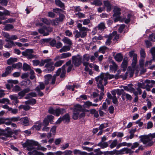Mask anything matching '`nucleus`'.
Returning <instances> with one entry per match:
<instances>
[{"mask_svg":"<svg viewBox=\"0 0 155 155\" xmlns=\"http://www.w3.org/2000/svg\"><path fill=\"white\" fill-rule=\"evenodd\" d=\"M114 78V75H110L108 72L102 73L99 76L96 78L95 79L97 82V84L105 86L107 83L108 78L111 79Z\"/></svg>","mask_w":155,"mask_h":155,"instance_id":"nucleus-1","label":"nucleus"},{"mask_svg":"<svg viewBox=\"0 0 155 155\" xmlns=\"http://www.w3.org/2000/svg\"><path fill=\"white\" fill-rule=\"evenodd\" d=\"M140 141L142 142L144 144H147V146H152L154 143L153 139L155 138V133L150 134L148 135H141L139 137Z\"/></svg>","mask_w":155,"mask_h":155,"instance_id":"nucleus-2","label":"nucleus"},{"mask_svg":"<svg viewBox=\"0 0 155 155\" xmlns=\"http://www.w3.org/2000/svg\"><path fill=\"white\" fill-rule=\"evenodd\" d=\"M84 110V109L80 105L77 104L75 105L72 115L73 119L75 120H77L79 117V112Z\"/></svg>","mask_w":155,"mask_h":155,"instance_id":"nucleus-3","label":"nucleus"},{"mask_svg":"<svg viewBox=\"0 0 155 155\" xmlns=\"http://www.w3.org/2000/svg\"><path fill=\"white\" fill-rule=\"evenodd\" d=\"M121 9L117 7H115L114 8L113 10L114 14L113 15V17L115 18L114 19V22H116L119 21H122V20H121Z\"/></svg>","mask_w":155,"mask_h":155,"instance_id":"nucleus-4","label":"nucleus"},{"mask_svg":"<svg viewBox=\"0 0 155 155\" xmlns=\"http://www.w3.org/2000/svg\"><path fill=\"white\" fill-rule=\"evenodd\" d=\"M71 59L72 64L75 67H79L82 62V57L79 54L72 56Z\"/></svg>","mask_w":155,"mask_h":155,"instance_id":"nucleus-5","label":"nucleus"},{"mask_svg":"<svg viewBox=\"0 0 155 155\" xmlns=\"http://www.w3.org/2000/svg\"><path fill=\"white\" fill-rule=\"evenodd\" d=\"M52 31V28L50 26L46 27L45 26H44L38 29V32L41 34H43L44 36L48 35L49 33L51 32Z\"/></svg>","mask_w":155,"mask_h":155,"instance_id":"nucleus-6","label":"nucleus"},{"mask_svg":"<svg viewBox=\"0 0 155 155\" xmlns=\"http://www.w3.org/2000/svg\"><path fill=\"white\" fill-rule=\"evenodd\" d=\"M38 144V142L33 140H30L27 143H23V146L24 147H26L27 150L29 151L35 149V146L37 145Z\"/></svg>","mask_w":155,"mask_h":155,"instance_id":"nucleus-7","label":"nucleus"},{"mask_svg":"<svg viewBox=\"0 0 155 155\" xmlns=\"http://www.w3.org/2000/svg\"><path fill=\"white\" fill-rule=\"evenodd\" d=\"M57 75V74H54L53 77L50 74H48L44 76L45 78V84H48L49 83V81H51V84H55L56 78Z\"/></svg>","mask_w":155,"mask_h":155,"instance_id":"nucleus-8","label":"nucleus"},{"mask_svg":"<svg viewBox=\"0 0 155 155\" xmlns=\"http://www.w3.org/2000/svg\"><path fill=\"white\" fill-rule=\"evenodd\" d=\"M5 130H7V132L4 133V135L6 137H10V138L12 137V135L15 134V135H17L20 132V129L12 130L9 127H7L5 128Z\"/></svg>","mask_w":155,"mask_h":155,"instance_id":"nucleus-9","label":"nucleus"},{"mask_svg":"<svg viewBox=\"0 0 155 155\" xmlns=\"http://www.w3.org/2000/svg\"><path fill=\"white\" fill-rule=\"evenodd\" d=\"M34 52V51L32 49H27L25 51L22 52V55L26 57L28 59H31L34 58H37L38 57L36 55H34L32 54Z\"/></svg>","mask_w":155,"mask_h":155,"instance_id":"nucleus-10","label":"nucleus"},{"mask_svg":"<svg viewBox=\"0 0 155 155\" xmlns=\"http://www.w3.org/2000/svg\"><path fill=\"white\" fill-rule=\"evenodd\" d=\"M70 116L68 114H67L63 116L62 117L59 118L56 123L57 124H59L61 122L63 121L65 123L69 122L70 121Z\"/></svg>","mask_w":155,"mask_h":155,"instance_id":"nucleus-11","label":"nucleus"},{"mask_svg":"<svg viewBox=\"0 0 155 155\" xmlns=\"http://www.w3.org/2000/svg\"><path fill=\"white\" fill-rule=\"evenodd\" d=\"M57 127L56 126H54L51 128L49 133L47 134V137L48 139L52 137H54L55 135Z\"/></svg>","mask_w":155,"mask_h":155,"instance_id":"nucleus-12","label":"nucleus"},{"mask_svg":"<svg viewBox=\"0 0 155 155\" xmlns=\"http://www.w3.org/2000/svg\"><path fill=\"white\" fill-rule=\"evenodd\" d=\"M30 91V88L27 87L24 89L23 90L21 91L18 93V97H19V99H21L23 97H24L25 94L28 93Z\"/></svg>","mask_w":155,"mask_h":155,"instance_id":"nucleus-13","label":"nucleus"},{"mask_svg":"<svg viewBox=\"0 0 155 155\" xmlns=\"http://www.w3.org/2000/svg\"><path fill=\"white\" fill-rule=\"evenodd\" d=\"M45 67L47 69L48 73H50L53 71L54 69V66L53 65V62H48L46 64Z\"/></svg>","mask_w":155,"mask_h":155,"instance_id":"nucleus-14","label":"nucleus"},{"mask_svg":"<svg viewBox=\"0 0 155 155\" xmlns=\"http://www.w3.org/2000/svg\"><path fill=\"white\" fill-rule=\"evenodd\" d=\"M133 152L130 149L127 147H125L119 150V155L123 154L124 153L132 154Z\"/></svg>","mask_w":155,"mask_h":155,"instance_id":"nucleus-15","label":"nucleus"},{"mask_svg":"<svg viewBox=\"0 0 155 155\" xmlns=\"http://www.w3.org/2000/svg\"><path fill=\"white\" fill-rule=\"evenodd\" d=\"M13 70V69L11 66H8L5 68V72L3 73L2 75V77H6L9 75Z\"/></svg>","mask_w":155,"mask_h":155,"instance_id":"nucleus-16","label":"nucleus"},{"mask_svg":"<svg viewBox=\"0 0 155 155\" xmlns=\"http://www.w3.org/2000/svg\"><path fill=\"white\" fill-rule=\"evenodd\" d=\"M5 41L8 42V43H6L4 46L5 48H10L12 47V46H15L14 41L12 40L5 39Z\"/></svg>","mask_w":155,"mask_h":155,"instance_id":"nucleus-17","label":"nucleus"},{"mask_svg":"<svg viewBox=\"0 0 155 155\" xmlns=\"http://www.w3.org/2000/svg\"><path fill=\"white\" fill-rule=\"evenodd\" d=\"M109 35L110 36H112V39L114 38L113 40L114 41H117L119 38V34H117V32L116 31H114Z\"/></svg>","mask_w":155,"mask_h":155,"instance_id":"nucleus-18","label":"nucleus"},{"mask_svg":"<svg viewBox=\"0 0 155 155\" xmlns=\"http://www.w3.org/2000/svg\"><path fill=\"white\" fill-rule=\"evenodd\" d=\"M10 15V12L7 10H5L3 12H0V20H3L5 19L4 15Z\"/></svg>","mask_w":155,"mask_h":155,"instance_id":"nucleus-19","label":"nucleus"},{"mask_svg":"<svg viewBox=\"0 0 155 155\" xmlns=\"http://www.w3.org/2000/svg\"><path fill=\"white\" fill-rule=\"evenodd\" d=\"M82 25L81 24L79 23L78 24L77 27L81 33L82 32H87L88 30V28H87L82 27Z\"/></svg>","mask_w":155,"mask_h":155,"instance_id":"nucleus-20","label":"nucleus"},{"mask_svg":"<svg viewBox=\"0 0 155 155\" xmlns=\"http://www.w3.org/2000/svg\"><path fill=\"white\" fill-rule=\"evenodd\" d=\"M127 58L125 57L124 58L123 61L121 64V67L123 69V70L124 71L127 67Z\"/></svg>","mask_w":155,"mask_h":155,"instance_id":"nucleus-21","label":"nucleus"},{"mask_svg":"<svg viewBox=\"0 0 155 155\" xmlns=\"http://www.w3.org/2000/svg\"><path fill=\"white\" fill-rule=\"evenodd\" d=\"M21 121L25 126H28L29 125V120L27 117H25L21 119Z\"/></svg>","mask_w":155,"mask_h":155,"instance_id":"nucleus-22","label":"nucleus"},{"mask_svg":"<svg viewBox=\"0 0 155 155\" xmlns=\"http://www.w3.org/2000/svg\"><path fill=\"white\" fill-rule=\"evenodd\" d=\"M104 6L107 7V12H110L111 8V5L110 2L108 1H106L104 2Z\"/></svg>","mask_w":155,"mask_h":155,"instance_id":"nucleus-23","label":"nucleus"},{"mask_svg":"<svg viewBox=\"0 0 155 155\" xmlns=\"http://www.w3.org/2000/svg\"><path fill=\"white\" fill-rule=\"evenodd\" d=\"M115 60L119 62H120L122 61L123 59V56L121 53L117 54L114 57Z\"/></svg>","mask_w":155,"mask_h":155,"instance_id":"nucleus-24","label":"nucleus"},{"mask_svg":"<svg viewBox=\"0 0 155 155\" xmlns=\"http://www.w3.org/2000/svg\"><path fill=\"white\" fill-rule=\"evenodd\" d=\"M65 109L64 108H58L55 110V115L57 116H58L60 114L64 113Z\"/></svg>","mask_w":155,"mask_h":155,"instance_id":"nucleus-25","label":"nucleus"},{"mask_svg":"<svg viewBox=\"0 0 155 155\" xmlns=\"http://www.w3.org/2000/svg\"><path fill=\"white\" fill-rule=\"evenodd\" d=\"M112 65L110 66V70L116 71L117 69V66L113 61H112Z\"/></svg>","mask_w":155,"mask_h":155,"instance_id":"nucleus-26","label":"nucleus"},{"mask_svg":"<svg viewBox=\"0 0 155 155\" xmlns=\"http://www.w3.org/2000/svg\"><path fill=\"white\" fill-rule=\"evenodd\" d=\"M97 146L100 147L101 148L104 149L107 147L108 144L107 142H100L97 144Z\"/></svg>","mask_w":155,"mask_h":155,"instance_id":"nucleus-27","label":"nucleus"},{"mask_svg":"<svg viewBox=\"0 0 155 155\" xmlns=\"http://www.w3.org/2000/svg\"><path fill=\"white\" fill-rule=\"evenodd\" d=\"M17 59L16 58H10L7 61V63L8 65H10L14 62H16Z\"/></svg>","mask_w":155,"mask_h":155,"instance_id":"nucleus-28","label":"nucleus"},{"mask_svg":"<svg viewBox=\"0 0 155 155\" xmlns=\"http://www.w3.org/2000/svg\"><path fill=\"white\" fill-rule=\"evenodd\" d=\"M62 40L64 43L68 45L69 46L71 45L72 44L71 41L67 37H64Z\"/></svg>","mask_w":155,"mask_h":155,"instance_id":"nucleus-29","label":"nucleus"},{"mask_svg":"<svg viewBox=\"0 0 155 155\" xmlns=\"http://www.w3.org/2000/svg\"><path fill=\"white\" fill-rule=\"evenodd\" d=\"M14 28V26L11 24H6L4 27L5 30L6 31H10Z\"/></svg>","mask_w":155,"mask_h":155,"instance_id":"nucleus-30","label":"nucleus"},{"mask_svg":"<svg viewBox=\"0 0 155 155\" xmlns=\"http://www.w3.org/2000/svg\"><path fill=\"white\" fill-rule=\"evenodd\" d=\"M97 87L99 89H101V91L100 94V96H103L104 95V88L103 85H100L99 84H97Z\"/></svg>","mask_w":155,"mask_h":155,"instance_id":"nucleus-31","label":"nucleus"},{"mask_svg":"<svg viewBox=\"0 0 155 155\" xmlns=\"http://www.w3.org/2000/svg\"><path fill=\"white\" fill-rule=\"evenodd\" d=\"M70 49V46H64L59 51L61 53H62L68 51Z\"/></svg>","mask_w":155,"mask_h":155,"instance_id":"nucleus-32","label":"nucleus"},{"mask_svg":"<svg viewBox=\"0 0 155 155\" xmlns=\"http://www.w3.org/2000/svg\"><path fill=\"white\" fill-rule=\"evenodd\" d=\"M91 114H94V116L96 118L99 117L98 112L95 109H92L90 110Z\"/></svg>","mask_w":155,"mask_h":155,"instance_id":"nucleus-33","label":"nucleus"},{"mask_svg":"<svg viewBox=\"0 0 155 155\" xmlns=\"http://www.w3.org/2000/svg\"><path fill=\"white\" fill-rule=\"evenodd\" d=\"M22 66V64L20 62L18 63L13 64L11 66L12 68L19 69L21 68Z\"/></svg>","mask_w":155,"mask_h":155,"instance_id":"nucleus-34","label":"nucleus"},{"mask_svg":"<svg viewBox=\"0 0 155 155\" xmlns=\"http://www.w3.org/2000/svg\"><path fill=\"white\" fill-rule=\"evenodd\" d=\"M71 55V54L69 52L63 53L61 54V59L65 58Z\"/></svg>","mask_w":155,"mask_h":155,"instance_id":"nucleus-35","label":"nucleus"},{"mask_svg":"<svg viewBox=\"0 0 155 155\" xmlns=\"http://www.w3.org/2000/svg\"><path fill=\"white\" fill-rule=\"evenodd\" d=\"M51 59H48L45 60H41V62H40L39 64V66H43L45 63L47 64L48 62L51 61Z\"/></svg>","mask_w":155,"mask_h":155,"instance_id":"nucleus-36","label":"nucleus"},{"mask_svg":"<svg viewBox=\"0 0 155 155\" xmlns=\"http://www.w3.org/2000/svg\"><path fill=\"white\" fill-rule=\"evenodd\" d=\"M65 16L64 15L61 14H59V17L58 18H55L56 21H58L59 22H62L64 20Z\"/></svg>","mask_w":155,"mask_h":155,"instance_id":"nucleus-37","label":"nucleus"},{"mask_svg":"<svg viewBox=\"0 0 155 155\" xmlns=\"http://www.w3.org/2000/svg\"><path fill=\"white\" fill-rule=\"evenodd\" d=\"M18 108L19 109H23L24 110L27 111L29 110L30 107L28 105H21L19 106Z\"/></svg>","mask_w":155,"mask_h":155,"instance_id":"nucleus-38","label":"nucleus"},{"mask_svg":"<svg viewBox=\"0 0 155 155\" xmlns=\"http://www.w3.org/2000/svg\"><path fill=\"white\" fill-rule=\"evenodd\" d=\"M137 62V54H135L134 57L133 59L132 62V65L133 67H134L136 63Z\"/></svg>","mask_w":155,"mask_h":155,"instance_id":"nucleus-39","label":"nucleus"},{"mask_svg":"<svg viewBox=\"0 0 155 155\" xmlns=\"http://www.w3.org/2000/svg\"><path fill=\"white\" fill-rule=\"evenodd\" d=\"M97 28L99 30L102 31L104 30L106 28L105 26V24L103 22L99 24L97 26Z\"/></svg>","mask_w":155,"mask_h":155,"instance_id":"nucleus-40","label":"nucleus"},{"mask_svg":"<svg viewBox=\"0 0 155 155\" xmlns=\"http://www.w3.org/2000/svg\"><path fill=\"white\" fill-rule=\"evenodd\" d=\"M6 103L7 104H10L9 100L8 98H4L2 99H0V103Z\"/></svg>","mask_w":155,"mask_h":155,"instance_id":"nucleus-41","label":"nucleus"},{"mask_svg":"<svg viewBox=\"0 0 155 155\" xmlns=\"http://www.w3.org/2000/svg\"><path fill=\"white\" fill-rule=\"evenodd\" d=\"M30 69V67L29 65L26 63L23 64V70L25 71H26Z\"/></svg>","mask_w":155,"mask_h":155,"instance_id":"nucleus-42","label":"nucleus"},{"mask_svg":"<svg viewBox=\"0 0 155 155\" xmlns=\"http://www.w3.org/2000/svg\"><path fill=\"white\" fill-rule=\"evenodd\" d=\"M42 126V124H36L33 126L31 128V129H35L36 130H39L41 128Z\"/></svg>","mask_w":155,"mask_h":155,"instance_id":"nucleus-43","label":"nucleus"},{"mask_svg":"<svg viewBox=\"0 0 155 155\" xmlns=\"http://www.w3.org/2000/svg\"><path fill=\"white\" fill-rule=\"evenodd\" d=\"M56 4L58 6L61 8H62L64 7V5L60 0H55V1Z\"/></svg>","mask_w":155,"mask_h":155,"instance_id":"nucleus-44","label":"nucleus"},{"mask_svg":"<svg viewBox=\"0 0 155 155\" xmlns=\"http://www.w3.org/2000/svg\"><path fill=\"white\" fill-rule=\"evenodd\" d=\"M117 140H114L113 141L110 146V147L112 149L116 147L117 144Z\"/></svg>","mask_w":155,"mask_h":155,"instance_id":"nucleus-45","label":"nucleus"},{"mask_svg":"<svg viewBox=\"0 0 155 155\" xmlns=\"http://www.w3.org/2000/svg\"><path fill=\"white\" fill-rule=\"evenodd\" d=\"M112 36H110L109 35L108 36V38L106 41L105 44L106 45L108 46L110 45L112 41L111 40L112 39Z\"/></svg>","mask_w":155,"mask_h":155,"instance_id":"nucleus-46","label":"nucleus"},{"mask_svg":"<svg viewBox=\"0 0 155 155\" xmlns=\"http://www.w3.org/2000/svg\"><path fill=\"white\" fill-rule=\"evenodd\" d=\"M21 120L19 117H12L11 118H9L8 120H11V122H16L19 121Z\"/></svg>","mask_w":155,"mask_h":155,"instance_id":"nucleus-47","label":"nucleus"},{"mask_svg":"<svg viewBox=\"0 0 155 155\" xmlns=\"http://www.w3.org/2000/svg\"><path fill=\"white\" fill-rule=\"evenodd\" d=\"M151 53L152 55L153 60L155 61V47L152 48L150 49Z\"/></svg>","mask_w":155,"mask_h":155,"instance_id":"nucleus-48","label":"nucleus"},{"mask_svg":"<svg viewBox=\"0 0 155 155\" xmlns=\"http://www.w3.org/2000/svg\"><path fill=\"white\" fill-rule=\"evenodd\" d=\"M66 65L65 64L63 65L61 68H59L56 72L57 74V75L59 76L61 73V70H65V67Z\"/></svg>","mask_w":155,"mask_h":155,"instance_id":"nucleus-49","label":"nucleus"},{"mask_svg":"<svg viewBox=\"0 0 155 155\" xmlns=\"http://www.w3.org/2000/svg\"><path fill=\"white\" fill-rule=\"evenodd\" d=\"M21 88L18 85H16L15 86L13 89H12V91L13 92H17L20 91Z\"/></svg>","mask_w":155,"mask_h":155,"instance_id":"nucleus-50","label":"nucleus"},{"mask_svg":"<svg viewBox=\"0 0 155 155\" xmlns=\"http://www.w3.org/2000/svg\"><path fill=\"white\" fill-rule=\"evenodd\" d=\"M37 149L38 150H40L43 151H46L47 150V148L42 147H40L38 146V144L37 146H35V149Z\"/></svg>","mask_w":155,"mask_h":155,"instance_id":"nucleus-51","label":"nucleus"},{"mask_svg":"<svg viewBox=\"0 0 155 155\" xmlns=\"http://www.w3.org/2000/svg\"><path fill=\"white\" fill-rule=\"evenodd\" d=\"M90 59V56L88 54H86L83 56V61H88Z\"/></svg>","mask_w":155,"mask_h":155,"instance_id":"nucleus-52","label":"nucleus"},{"mask_svg":"<svg viewBox=\"0 0 155 155\" xmlns=\"http://www.w3.org/2000/svg\"><path fill=\"white\" fill-rule=\"evenodd\" d=\"M109 153V155H113L114 154L115 155H119V150H117L116 149L114 150L113 151H110Z\"/></svg>","mask_w":155,"mask_h":155,"instance_id":"nucleus-53","label":"nucleus"},{"mask_svg":"<svg viewBox=\"0 0 155 155\" xmlns=\"http://www.w3.org/2000/svg\"><path fill=\"white\" fill-rule=\"evenodd\" d=\"M49 121L48 120V119L45 118L43 120L42 126H47L49 125Z\"/></svg>","mask_w":155,"mask_h":155,"instance_id":"nucleus-54","label":"nucleus"},{"mask_svg":"<svg viewBox=\"0 0 155 155\" xmlns=\"http://www.w3.org/2000/svg\"><path fill=\"white\" fill-rule=\"evenodd\" d=\"M149 39L151 41H155V34L152 33L149 35Z\"/></svg>","mask_w":155,"mask_h":155,"instance_id":"nucleus-55","label":"nucleus"},{"mask_svg":"<svg viewBox=\"0 0 155 155\" xmlns=\"http://www.w3.org/2000/svg\"><path fill=\"white\" fill-rule=\"evenodd\" d=\"M46 118L48 119V121L51 123H52L53 121V120L54 118V116L52 115H48Z\"/></svg>","mask_w":155,"mask_h":155,"instance_id":"nucleus-56","label":"nucleus"},{"mask_svg":"<svg viewBox=\"0 0 155 155\" xmlns=\"http://www.w3.org/2000/svg\"><path fill=\"white\" fill-rule=\"evenodd\" d=\"M53 11L54 12L59 14H61V12H64V11L61 9L58 8H55L53 9Z\"/></svg>","mask_w":155,"mask_h":155,"instance_id":"nucleus-57","label":"nucleus"},{"mask_svg":"<svg viewBox=\"0 0 155 155\" xmlns=\"http://www.w3.org/2000/svg\"><path fill=\"white\" fill-rule=\"evenodd\" d=\"M140 55L141 57L145 58L146 56L145 52L144 50L143 49H141L140 51Z\"/></svg>","mask_w":155,"mask_h":155,"instance_id":"nucleus-58","label":"nucleus"},{"mask_svg":"<svg viewBox=\"0 0 155 155\" xmlns=\"http://www.w3.org/2000/svg\"><path fill=\"white\" fill-rule=\"evenodd\" d=\"M124 94H125V97L127 100H129L130 101L132 100V97L131 95L126 93L125 92L124 93Z\"/></svg>","mask_w":155,"mask_h":155,"instance_id":"nucleus-59","label":"nucleus"},{"mask_svg":"<svg viewBox=\"0 0 155 155\" xmlns=\"http://www.w3.org/2000/svg\"><path fill=\"white\" fill-rule=\"evenodd\" d=\"M133 85L132 84H128V87L129 91L132 93V91H134L135 89L133 87Z\"/></svg>","mask_w":155,"mask_h":155,"instance_id":"nucleus-60","label":"nucleus"},{"mask_svg":"<svg viewBox=\"0 0 155 155\" xmlns=\"http://www.w3.org/2000/svg\"><path fill=\"white\" fill-rule=\"evenodd\" d=\"M92 4L97 6H99L101 5L102 3L100 0H97L93 1L92 2Z\"/></svg>","mask_w":155,"mask_h":155,"instance_id":"nucleus-61","label":"nucleus"},{"mask_svg":"<svg viewBox=\"0 0 155 155\" xmlns=\"http://www.w3.org/2000/svg\"><path fill=\"white\" fill-rule=\"evenodd\" d=\"M30 151L28 152V154L31 155H38V151L35 150H34L33 151L32 150H30Z\"/></svg>","mask_w":155,"mask_h":155,"instance_id":"nucleus-62","label":"nucleus"},{"mask_svg":"<svg viewBox=\"0 0 155 155\" xmlns=\"http://www.w3.org/2000/svg\"><path fill=\"white\" fill-rule=\"evenodd\" d=\"M64 63L63 60H60L56 62L54 64V66L57 67L61 66Z\"/></svg>","mask_w":155,"mask_h":155,"instance_id":"nucleus-63","label":"nucleus"},{"mask_svg":"<svg viewBox=\"0 0 155 155\" xmlns=\"http://www.w3.org/2000/svg\"><path fill=\"white\" fill-rule=\"evenodd\" d=\"M74 34L76 33L75 35V37L76 38H79L81 37V33L80 31H78V30H75L73 32Z\"/></svg>","mask_w":155,"mask_h":155,"instance_id":"nucleus-64","label":"nucleus"}]
</instances>
